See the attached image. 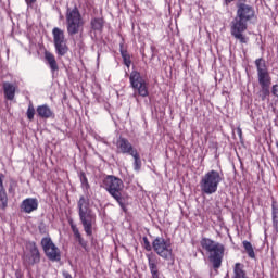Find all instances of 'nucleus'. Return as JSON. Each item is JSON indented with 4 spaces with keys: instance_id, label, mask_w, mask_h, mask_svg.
Segmentation results:
<instances>
[{
    "instance_id": "obj_1",
    "label": "nucleus",
    "mask_w": 278,
    "mask_h": 278,
    "mask_svg": "<svg viewBox=\"0 0 278 278\" xmlns=\"http://www.w3.org/2000/svg\"><path fill=\"white\" fill-rule=\"evenodd\" d=\"M253 18H255V8L244 2H238L236 17L230 23V34L241 45L249 42V37L244 36V31L249 21H253Z\"/></svg>"
},
{
    "instance_id": "obj_2",
    "label": "nucleus",
    "mask_w": 278,
    "mask_h": 278,
    "mask_svg": "<svg viewBox=\"0 0 278 278\" xmlns=\"http://www.w3.org/2000/svg\"><path fill=\"white\" fill-rule=\"evenodd\" d=\"M202 249L210 253L208 260L215 270L223 266V257H225V245L212 239L203 238L200 242Z\"/></svg>"
},
{
    "instance_id": "obj_3",
    "label": "nucleus",
    "mask_w": 278,
    "mask_h": 278,
    "mask_svg": "<svg viewBox=\"0 0 278 278\" xmlns=\"http://www.w3.org/2000/svg\"><path fill=\"white\" fill-rule=\"evenodd\" d=\"M78 216L87 236H92V225H94L96 216L90 208V199L80 197L77 202Z\"/></svg>"
},
{
    "instance_id": "obj_4",
    "label": "nucleus",
    "mask_w": 278,
    "mask_h": 278,
    "mask_svg": "<svg viewBox=\"0 0 278 278\" xmlns=\"http://www.w3.org/2000/svg\"><path fill=\"white\" fill-rule=\"evenodd\" d=\"M103 188L115 199L118 205L122 207L123 212H127V206H125V198L123 197V180L115 176H106L103 180Z\"/></svg>"
},
{
    "instance_id": "obj_5",
    "label": "nucleus",
    "mask_w": 278,
    "mask_h": 278,
    "mask_svg": "<svg viewBox=\"0 0 278 278\" xmlns=\"http://www.w3.org/2000/svg\"><path fill=\"white\" fill-rule=\"evenodd\" d=\"M223 181V174L220 172L212 169L202 176L200 180V189L202 194H216L218 192V186Z\"/></svg>"
},
{
    "instance_id": "obj_6",
    "label": "nucleus",
    "mask_w": 278,
    "mask_h": 278,
    "mask_svg": "<svg viewBox=\"0 0 278 278\" xmlns=\"http://www.w3.org/2000/svg\"><path fill=\"white\" fill-rule=\"evenodd\" d=\"M152 249L159 257L169 262V260H175L173 254V243L170 239H165L164 237H156L152 242Z\"/></svg>"
},
{
    "instance_id": "obj_7",
    "label": "nucleus",
    "mask_w": 278,
    "mask_h": 278,
    "mask_svg": "<svg viewBox=\"0 0 278 278\" xmlns=\"http://www.w3.org/2000/svg\"><path fill=\"white\" fill-rule=\"evenodd\" d=\"M66 23H67V34L68 36H75L79 34L84 27V18L77 7L73 9H67L66 12Z\"/></svg>"
},
{
    "instance_id": "obj_8",
    "label": "nucleus",
    "mask_w": 278,
    "mask_h": 278,
    "mask_svg": "<svg viewBox=\"0 0 278 278\" xmlns=\"http://www.w3.org/2000/svg\"><path fill=\"white\" fill-rule=\"evenodd\" d=\"M41 247L46 254V257H48L50 262H60V260H62L60 248H58L55 243H53V240H51V237L42 238Z\"/></svg>"
},
{
    "instance_id": "obj_9",
    "label": "nucleus",
    "mask_w": 278,
    "mask_h": 278,
    "mask_svg": "<svg viewBox=\"0 0 278 278\" xmlns=\"http://www.w3.org/2000/svg\"><path fill=\"white\" fill-rule=\"evenodd\" d=\"M22 260L25 266H34V264H39L40 250H38V245H36V242L30 241L26 243V250L24 251Z\"/></svg>"
},
{
    "instance_id": "obj_10",
    "label": "nucleus",
    "mask_w": 278,
    "mask_h": 278,
    "mask_svg": "<svg viewBox=\"0 0 278 278\" xmlns=\"http://www.w3.org/2000/svg\"><path fill=\"white\" fill-rule=\"evenodd\" d=\"M131 88L135 92H138L139 97H149V89L147 88V81L142 78V75L138 71H132L129 76Z\"/></svg>"
},
{
    "instance_id": "obj_11",
    "label": "nucleus",
    "mask_w": 278,
    "mask_h": 278,
    "mask_svg": "<svg viewBox=\"0 0 278 278\" xmlns=\"http://www.w3.org/2000/svg\"><path fill=\"white\" fill-rule=\"evenodd\" d=\"M258 84L261 87H270L271 78L266 66V61L263 58L255 60Z\"/></svg>"
},
{
    "instance_id": "obj_12",
    "label": "nucleus",
    "mask_w": 278,
    "mask_h": 278,
    "mask_svg": "<svg viewBox=\"0 0 278 278\" xmlns=\"http://www.w3.org/2000/svg\"><path fill=\"white\" fill-rule=\"evenodd\" d=\"M117 153H123L124 155H134L138 150L134 148L131 142L127 138L119 137L116 142Z\"/></svg>"
},
{
    "instance_id": "obj_13",
    "label": "nucleus",
    "mask_w": 278,
    "mask_h": 278,
    "mask_svg": "<svg viewBox=\"0 0 278 278\" xmlns=\"http://www.w3.org/2000/svg\"><path fill=\"white\" fill-rule=\"evenodd\" d=\"M146 257L148 260V266L152 275V278H160V268L157 267L160 264V261L157 258V255L153 253H148L146 254Z\"/></svg>"
},
{
    "instance_id": "obj_14",
    "label": "nucleus",
    "mask_w": 278,
    "mask_h": 278,
    "mask_svg": "<svg viewBox=\"0 0 278 278\" xmlns=\"http://www.w3.org/2000/svg\"><path fill=\"white\" fill-rule=\"evenodd\" d=\"M21 210L25 214H31V212H36V210H38V199L26 198L22 201Z\"/></svg>"
},
{
    "instance_id": "obj_15",
    "label": "nucleus",
    "mask_w": 278,
    "mask_h": 278,
    "mask_svg": "<svg viewBox=\"0 0 278 278\" xmlns=\"http://www.w3.org/2000/svg\"><path fill=\"white\" fill-rule=\"evenodd\" d=\"M71 229L74 233L75 240L78 242L79 245H81L85 251H88V241L84 240V237H81V232H79V228H77V225L73 222V219L70 220Z\"/></svg>"
},
{
    "instance_id": "obj_16",
    "label": "nucleus",
    "mask_w": 278,
    "mask_h": 278,
    "mask_svg": "<svg viewBox=\"0 0 278 278\" xmlns=\"http://www.w3.org/2000/svg\"><path fill=\"white\" fill-rule=\"evenodd\" d=\"M2 86H3L5 99H8L9 101H13L16 94V86L8 81L3 83Z\"/></svg>"
},
{
    "instance_id": "obj_17",
    "label": "nucleus",
    "mask_w": 278,
    "mask_h": 278,
    "mask_svg": "<svg viewBox=\"0 0 278 278\" xmlns=\"http://www.w3.org/2000/svg\"><path fill=\"white\" fill-rule=\"evenodd\" d=\"M3 174L0 173V206L5 210L8 207V193L3 188Z\"/></svg>"
},
{
    "instance_id": "obj_18",
    "label": "nucleus",
    "mask_w": 278,
    "mask_h": 278,
    "mask_svg": "<svg viewBox=\"0 0 278 278\" xmlns=\"http://www.w3.org/2000/svg\"><path fill=\"white\" fill-rule=\"evenodd\" d=\"M37 114L39 118H51V116H53V111L49 105L42 104L37 108Z\"/></svg>"
},
{
    "instance_id": "obj_19",
    "label": "nucleus",
    "mask_w": 278,
    "mask_h": 278,
    "mask_svg": "<svg viewBox=\"0 0 278 278\" xmlns=\"http://www.w3.org/2000/svg\"><path fill=\"white\" fill-rule=\"evenodd\" d=\"M45 59L48 62V65L50 66L52 75L56 71H60V67L58 66V61H55V56L51 52H46Z\"/></svg>"
},
{
    "instance_id": "obj_20",
    "label": "nucleus",
    "mask_w": 278,
    "mask_h": 278,
    "mask_svg": "<svg viewBox=\"0 0 278 278\" xmlns=\"http://www.w3.org/2000/svg\"><path fill=\"white\" fill-rule=\"evenodd\" d=\"M232 278H247V271H244L243 264H241V263L235 264Z\"/></svg>"
},
{
    "instance_id": "obj_21",
    "label": "nucleus",
    "mask_w": 278,
    "mask_h": 278,
    "mask_svg": "<svg viewBox=\"0 0 278 278\" xmlns=\"http://www.w3.org/2000/svg\"><path fill=\"white\" fill-rule=\"evenodd\" d=\"M55 52L61 58L68 53V46H66V41H59L54 43Z\"/></svg>"
},
{
    "instance_id": "obj_22",
    "label": "nucleus",
    "mask_w": 278,
    "mask_h": 278,
    "mask_svg": "<svg viewBox=\"0 0 278 278\" xmlns=\"http://www.w3.org/2000/svg\"><path fill=\"white\" fill-rule=\"evenodd\" d=\"M52 36H53V42L54 45L58 42H64L66 41L65 37H64V30L55 27L52 30Z\"/></svg>"
},
{
    "instance_id": "obj_23",
    "label": "nucleus",
    "mask_w": 278,
    "mask_h": 278,
    "mask_svg": "<svg viewBox=\"0 0 278 278\" xmlns=\"http://www.w3.org/2000/svg\"><path fill=\"white\" fill-rule=\"evenodd\" d=\"M130 155L131 157H134V170H136V173H140V168H142V161L140 160V154L137 151Z\"/></svg>"
},
{
    "instance_id": "obj_24",
    "label": "nucleus",
    "mask_w": 278,
    "mask_h": 278,
    "mask_svg": "<svg viewBox=\"0 0 278 278\" xmlns=\"http://www.w3.org/2000/svg\"><path fill=\"white\" fill-rule=\"evenodd\" d=\"M119 51H121V55L123 58V62H124L125 66H127V68H129V66H131V56L129 55L127 50L123 49V45H121Z\"/></svg>"
},
{
    "instance_id": "obj_25",
    "label": "nucleus",
    "mask_w": 278,
    "mask_h": 278,
    "mask_svg": "<svg viewBox=\"0 0 278 278\" xmlns=\"http://www.w3.org/2000/svg\"><path fill=\"white\" fill-rule=\"evenodd\" d=\"M91 27L94 31H101L103 29V18L96 17L91 21Z\"/></svg>"
},
{
    "instance_id": "obj_26",
    "label": "nucleus",
    "mask_w": 278,
    "mask_h": 278,
    "mask_svg": "<svg viewBox=\"0 0 278 278\" xmlns=\"http://www.w3.org/2000/svg\"><path fill=\"white\" fill-rule=\"evenodd\" d=\"M79 179L84 192H88V190H90V184L88 182V177H86V173H80Z\"/></svg>"
},
{
    "instance_id": "obj_27",
    "label": "nucleus",
    "mask_w": 278,
    "mask_h": 278,
    "mask_svg": "<svg viewBox=\"0 0 278 278\" xmlns=\"http://www.w3.org/2000/svg\"><path fill=\"white\" fill-rule=\"evenodd\" d=\"M243 249L247 251L248 256L255 260V251L253 250V244L249 241H243Z\"/></svg>"
},
{
    "instance_id": "obj_28",
    "label": "nucleus",
    "mask_w": 278,
    "mask_h": 278,
    "mask_svg": "<svg viewBox=\"0 0 278 278\" xmlns=\"http://www.w3.org/2000/svg\"><path fill=\"white\" fill-rule=\"evenodd\" d=\"M258 97H260L263 101H266L267 97H270V87H261Z\"/></svg>"
},
{
    "instance_id": "obj_29",
    "label": "nucleus",
    "mask_w": 278,
    "mask_h": 278,
    "mask_svg": "<svg viewBox=\"0 0 278 278\" xmlns=\"http://www.w3.org/2000/svg\"><path fill=\"white\" fill-rule=\"evenodd\" d=\"M35 115H36V109H34V104L30 103L28 105L26 116H27L28 121H31Z\"/></svg>"
},
{
    "instance_id": "obj_30",
    "label": "nucleus",
    "mask_w": 278,
    "mask_h": 278,
    "mask_svg": "<svg viewBox=\"0 0 278 278\" xmlns=\"http://www.w3.org/2000/svg\"><path fill=\"white\" fill-rule=\"evenodd\" d=\"M143 247L146 251H151L153 249V245H151V242H149L147 237H143Z\"/></svg>"
},
{
    "instance_id": "obj_31",
    "label": "nucleus",
    "mask_w": 278,
    "mask_h": 278,
    "mask_svg": "<svg viewBox=\"0 0 278 278\" xmlns=\"http://www.w3.org/2000/svg\"><path fill=\"white\" fill-rule=\"evenodd\" d=\"M278 216V206L277 202L271 203V217Z\"/></svg>"
},
{
    "instance_id": "obj_32",
    "label": "nucleus",
    "mask_w": 278,
    "mask_h": 278,
    "mask_svg": "<svg viewBox=\"0 0 278 278\" xmlns=\"http://www.w3.org/2000/svg\"><path fill=\"white\" fill-rule=\"evenodd\" d=\"M273 218V227L278 233V216H274Z\"/></svg>"
},
{
    "instance_id": "obj_33",
    "label": "nucleus",
    "mask_w": 278,
    "mask_h": 278,
    "mask_svg": "<svg viewBox=\"0 0 278 278\" xmlns=\"http://www.w3.org/2000/svg\"><path fill=\"white\" fill-rule=\"evenodd\" d=\"M271 94H274V97H278V84L271 87Z\"/></svg>"
},
{
    "instance_id": "obj_34",
    "label": "nucleus",
    "mask_w": 278,
    "mask_h": 278,
    "mask_svg": "<svg viewBox=\"0 0 278 278\" xmlns=\"http://www.w3.org/2000/svg\"><path fill=\"white\" fill-rule=\"evenodd\" d=\"M37 0H25L27 8H33Z\"/></svg>"
},
{
    "instance_id": "obj_35",
    "label": "nucleus",
    "mask_w": 278,
    "mask_h": 278,
    "mask_svg": "<svg viewBox=\"0 0 278 278\" xmlns=\"http://www.w3.org/2000/svg\"><path fill=\"white\" fill-rule=\"evenodd\" d=\"M63 277L64 278H73V276H71V274L66 270L63 271Z\"/></svg>"
},
{
    "instance_id": "obj_36",
    "label": "nucleus",
    "mask_w": 278,
    "mask_h": 278,
    "mask_svg": "<svg viewBox=\"0 0 278 278\" xmlns=\"http://www.w3.org/2000/svg\"><path fill=\"white\" fill-rule=\"evenodd\" d=\"M237 134H238L239 138H242V128L238 127Z\"/></svg>"
},
{
    "instance_id": "obj_37",
    "label": "nucleus",
    "mask_w": 278,
    "mask_h": 278,
    "mask_svg": "<svg viewBox=\"0 0 278 278\" xmlns=\"http://www.w3.org/2000/svg\"><path fill=\"white\" fill-rule=\"evenodd\" d=\"M235 0H224L226 5H229V3H233Z\"/></svg>"
},
{
    "instance_id": "obj_38",
    "label": "nucleus",
    "mask_w": 278,
    "mask_h": 278,
    "mask_svg": "<svg viewBox=\"0 0 278 278\" xmlns=\"http://www.w3.org/2000/svg\"><path fill=\"white\" fill-rule=\"evenodd\" d=\"M98 140H101V142H103L104 144H108V141H105V139L99 137Z\"/></svg>"
}]
</instances>
